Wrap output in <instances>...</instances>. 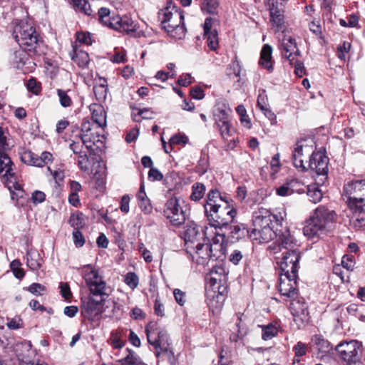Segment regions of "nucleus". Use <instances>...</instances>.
<instances>
[{
    "label": "nucleus",
    "mask_w": 365,
    "mask_h": 365,
    "mask_svg": "<svg viewBox=\"0 0 365 365\" xmlns=\"http://www.w3.org/2000/svg\"><path fill=\"white\" fill-rule=\"evenodd\" d=\"M18 359L21 363V365H47L45 364H34L31 362L28 356L17 354Z\"/></svg>",
    "instance_id": "64"
},
{
    "label": "nucleus",
    "mask_w": 365,
    "mask_h": 365,
    "mask_svg": "<svg viewBox=\"0 0 365 365\" xmlns=\"http://www.w3.org/2000/svg\"><path fill=\"white\" fill-rule=\"evenodd\" d=\"M205 213L209 224L202 228V232L207 240H214V235L216 234L214 230L227 227L232 222L237 215V210L230 205L228 201H226L219 207L217 206L214 209H211L210 212L207 211Z\"/></svg>",
    "instance_id": "2"
},
{
    "label": "nucleus",
    "mask_w": 365,
    "mask_h": 365,
    "mask_svg": "<svg viewBox=\"0 0 365 365\" xmlns=\"http://www.w3.org/2000/svg\"><path fill=\"white\" fill-rule=\"evenodd\" d=\"M180 197L173 196L168 199L164 205V216L169 220L170 223L174 226L182 225L186 215L185 211L181 207L180 202H182Z\"/></svg>",
    "instance_id": "10"
},
{
    "label": "nucleus",
    "mask_w": 365,
    "mask_h": 365,
    "mask_svg": "<svg viewBox=\"0 0 365 365\" xmlns=\"http://www.w3.org/2000/svg\"><path fill=\"white\" fill-rule=\"evenodd\" d=\"M187 142V138L185 135H175L173 136L170 140V145H185Z\"/></svg>",
    "instance_id": "63"
},
{
    "label": "nucleus",
    "mask_w": 365,
    "mask_h": 365,
    "mask_svg": "<svg viewBox=\"0 0 365 365\" xmlns=\"http://www.w3.org/2000/svg\"><path fill=\"white\" fill-rule=\"evenodd\" d=\"M287 216L286 212L284 209H279L275 213L272 214V220H274L277 225H282V221Z\"/></svg>",
    "instance_id": "59"
},
{
    "label": "nucleus",
    "mask_w": 365,
    "mask_h": 365,
    "mask_svg": "<svg viewBox=\"0 0 365 365\" xmlns=\"http://www.w3.org/2000/svg\"><path fill=\"white\" fill-rule=\"evenodd\" d=\"M200 235L199 226L195 224H192L187 226L185 232V240L187 248H190L189 243L193 244L197 240V236Z\"/></svg>",
    "instance_id": "32"
},
{
    "label": "nucleus",
    "mask_w": 365,
    "mask_h": 365,
    "mask_svg": "<svg viewBox=\"0 0 365 365\" xmlns=\"http://www.w3.org/2000/svg\"><path fill=\"white\" fill-rule=\"evenodd\" d=\"M351 49V43L347 41H344L342 44L337 46L336 55L338 58L341 61H345L346 55Z\"/></svg>",
    "instance_id": "45"
},
{
    "label": "nucleus",
    "mask_w": 365,
    "mask_h": 365,
    "mask_svg": "<svg viewBox=\"0 0 365 365\" xmlns=\"http://www.w3.org/2000/svg\"><path fill=\"white\" fill-rule=\"evenodd\" d=\"M107 81L103 78H100L98 82L93 86V92L96 99L99 102L104 101L108 95Z\"/></svg>",
    "instance_id": "29"
},
{
    "label": "nucleus",
    "mask_w": 365,
    "mask_h": 365,
    "mask_svg": "<svg viewBox=\"0 0 365 365\" xmlns=\"http://www.w3.org/2000/svg\"><path fill=\"white\" fill-rule=\"evenodd\" d=\"M161 27L173 38L182 39L185 36L187 29L184 24L183 11L172 3L158 13Z\"/></svg>",
    "instance_id": "3"
},
{
    "label": "nucleus",
    "mask_w": 365,
    "mask_h": 365,
    "mask_svg": "<svg viewBox=\"0 0 365 365\" xmlns=\"http://www.w3.org/2000/svg\"><path fill=\"white\" fill-rule=\"evenodd\" d=\"M92 119L98 128H103L106 125V115L103 108L97 104L91 106Z\"/></svg>",
    "instance_id": "25"
},
{
    "label": "nucleus",
    "mask_w": 365,
    "mask_h": 365,
    "mask_svg": "<svg viewBox=\"0 0 365 365\" xmlns=\"http://www.w3.org/2000/svg\"><path fill=\"white\" fill-rule=\"evenodd\" d=\"M307 196L309 200L316 204L319 202V185L317 182H314L308 185L307 187Z\"/></svg>",
    "instance_id": "39"
},
{
    "label": "nucleus",
    "mask_w": 365,
    "mask_h": 365,
    "mask_svg": "<svg viewBox=\"0 0 365 365\" xmlns=\"http://www.w3.org/2000/svg\"><path fill=\"white\" fill-rule=\"evenodd\" d=\"M206 297L207 300V304L210 307H215L214 302H215V297H216L218 299L219 298L222 299L223 296L221 294H215V292L212 290H207L206 292Z\"/></svg>",
    "instance_id": "57"
},
{
    "label": "nucleus",
    "mask_w": 365,
    "mask_h": 365,
    "mask_svg": "<svg viewBox=\"0 0 365 365\" xmlns=\"http://www.w3.org/2000/svg\"><path fill=\"white\" fill-rule=\"evenodd\" d=\"M46 195L44 192L36 190L32 193L31 200L34 204L41 203L45 200Z\"/></svg>",
    "instance_id": "62"
},
{
    "label": "nucleus",
    "mask_w": 365,
    "mask_h": 365,
    "mask_svg": "<svg viewBox=\"0 0 365 365\" xmlns=\"http://www.w3.org/2000/svg\"><path fill=\"white\" fill-rule=\"evenodd\" d=\"M315 143L312 138L302 139L295 145L292 154V160L296 168L307 170L304 161L307 162L309 159L308 167L312 171H314L317 176L319 175V158H317L319 152L316 151Z\"/></svg>",
    "instance_id": "4"
},
{
    "label": "nucleus",
    "mask_w": 365,
    "mask_h": 365,
    "mask_svg": "<svg viewBox=\"0 0 365 365\" xmlns=\"http://www.w3.org/2000/svg\"><path fill=\"white\" fill-rule=\"evenodd\" d=\"M106 297H100V299L91 297L83 305L84 311L91 317H96L101 313V304Z\"/></svg>",
    "instance_id": "23"
},
{
    "label": "nucleus",
    "mask_w": 365,
    "mask_h": 365,
    "mask_svg": "<svg viewBox=\"0 0 365 365\" xmlns=\"http://www.w3.org/2000/svg\"><path fill=\"white\" fill-rule=\"evenodd\" d=\"M219 6L218 0H205L202 4V10L210 14L217 12Z\"/></svg>",
    "instance_id": "42"
},
{
    "label": "nucleus",
    "mask_w": 365,
    "mask_h": 365,
    "mask_svg": "<svg viewBox=\"0 0 365 365\" xmlns=\"http://www.w3.org/2000/svg\"><path fill=\"white\" fill-rule=\"evenodd\" d=\"M225 200L220 195V192L216 190H211L209 191L207 195L206 202L204 205L205 212L209 211L211 209L218 206L224 202Z\"/></svg>",
    "instance_id": "21"
},
{
    "label": "nucleus",
    "mask_w": 365,
    "mask_h": 365,
    "mask_svg": "<svg viewBox=\"0 0 365 365\" xmlns=\"http://www.w3.org/2000/svg\"><path fill=\"white\" fill-rule=\"evenodd\" d=\"M319 208L314 210V213L307 221L303 228L304 235L309 239L319 238L318 232L319 231V215H318Z\"/></svg>",
    "instance_id": "17"
},
{
    "label": "nucleus",
    "mask_w": 365,
    "mask_h": 365,
    "mask_svg": "<svg viewBox=\"0 0 365 365\" xmlns=\"http://www.w3.org/2000/svg\"><path fill=\"white\" fill-rule=\"evenodd\" d=\"M281 261L279 262L282 273L297 274L299 268V261L300 255L298 250H292V251H283Z\"/></svg>",
    "instance_id": "13"
},
{
    "label": "nucleus",
    "mask_w": 365,
    "mask_h": 365,
    "mask_svg": "<svg viewBox=\"0 0 365 365\" xmlns=\"http://www.w3.org/2000/svg\"><path fill=\"white\" fill-rule=\"evenodd\" d=\"M21 161L29 165L41 167V160L39 156L30 150L24 151L21 156Z\"/></svg>",
    "instance_id": "33"
},
{
    "label": "nucleus",
    "mask_w": 365,
    "mask_h": 365,
    "mask_svg": "<svg viewBox=\"0 0 365 365\" xmlns=\"http://www.w3.org/2000/svg\"><path fill=\"white\" fill-rule=\"evenodd\" d=\"M70 223L74 228V230H78L83 227V220L80 215H72L70 217Z\"/></svg>",
    "instance_id": "54"
},
{
    "label": "nucleus",
    "mask_w": 365,
    "mask_h": 365,
    "mask_svg": "<svg viewBox=\"0 0 365 365\" xmlns=\"http://www.w3.org/2000/svg\"><path fill=\"white\" fill-rule=\"evenodd\" d=\"M13 36L19 46L35 55L43 53V41L33 22L21 20L13 31Z\"/></svg>",
    "instance_id": "1"
},
{
    "label": "nucleus",
    "mask_w": 365,
    "mask_h": 365,
    "mask_svg": "<svg viewBox=\"0 0 365 365\" xmlns=\"http://www.w3.org/2000/svg\"><path fill=\"white\" fill-rule=\"evenodd\" d=\"M137 199L138 200V205L143 212L149 214L152 212L153 207L150 200L145 192V187L143 184L140 185L137 194Z\"/></svg>",
    "instance_id": "28"
},
{
    "label": "nucleus",
    "mask_w": 365,
    "mask_h": 365,
    "mask_svg": "<svg viewBox=\"0 0 365 365\" xmlns=\"http://www.w3.org/2000/svg\"><path fill=\"white\" fill-rule=\"evenodd\" d=\"M27 88L33 93L38 94L41 90V87L34 78H30L27 82Z\"/></svg>",
    "instance_id": "55"
},
{
    "label": "nucleus",
    "mask_w": 365,
    "mask_h": 365,
    "mask_svg": "<svg viewBox=\"0 0 365 365\" xmlns=\"http://www.w3.org/2000/svg\"><path fill=\"white\" fill-rule=\"evenodd\" d=\"M124 282L131 289H135L138 285L139 279L134 272H128L125 277Z\"/></svg>",
    "instance_id": "48"
},
{
    "label": "nucleus",
    "mask_w": 365,
    "mask_h": 365,
    "mask_svg": "<svg viewBox=\"0 0 365 365\" xmlns=\"http://www.w3.org/2000/svg\"><path fill=\"white\" fill-rule=\"evenodd\" d=\"M276 192L279 196H287L292 193V190L289 187V183L287 182L276 189Z\"/></svg>",
    "instance_id": "56"
},
{
    "label": "nucleus",
    "mask_w": 365,
    "mask_h": 365,
    "mask_svg": "<svg viewBox=\"0 0 365 365\" xmlns=\"http://www.w3.org/2000/svg\"><path fill=\"white\" fill-rule=\"evenodd\" d=\"M277 242L271 245L268 250L270 254L277 255L283 251H292V250H298L297 241L290 234L287 228L280 230L277 232Z\"/></svg>",
    "instance_id": "11"
},
{
    "label": "nucleus",
    "mask_w": 365,
    "mask_h": 365,
    "mask_svg": "<svg viewBox=\"0 0 365 365\" xmlns=\"http://www.w3.org/2000/svg\"><path fill=\"white\" fill-rule=\"evenodd\" d=\"M344 194L351 210L365 212V179L348 182L344 186Z\"/></svg>",
    "instance_id": "8"
},
{
    "label": "nucleus",
    "mask_w": 365,
    "mask_h": 365,
    "mask_svg": "<svg viewBox=\"0 0 365 365\" xmlns=\"http://www.w3.org/2000/svg\"><path fill=\"white\" fill-rule=\"evenodd\" d=\"M277 234V232H274L273 228L252 229L250 237L259 243H267L272 240Z\"/></svg>",
    "instance_id": "19"
},
{
    "label": "nucleus",
    "mask_w": 365,
    "mask_h": 365,
    "mask_svg": "<svg viewBox=\"0 0 365 365\" xmlns=\"http://www.w3.org/2000/svg\"><path fill=\"white\" fill-rule=\"evenodd\" d=\"M84 146L85 144L80 135H78L73 140H71L69 144L70 149L76 155H81L84 152L83 151V149Z\"/></svg>",
    "instance_id": "40"
},
{
    "label": "nucleus",
    "mask_w": 365,
    "mask_h": 365,
    "mask_svg": "<svg viewBox=\"0 0 365 365\" xmlns=\"http://www.w3.org/2000/svg\"><path fill=\"white\" fill-rule=\"evenodd\" d=\"M291 274L281 273L278 290L282 296L287 299H294L297 297V274H294V277H292Z\"/></svg>",
    "instance_id": "14"
},
{
    "label": "nucleus",
    "mask_w": 365,
    "mask_h": 365,
    "mask_svg": "<svg viewBox=\"0 0 365 365\" xmlns=\"http://www.w3.org/2000/svg\"><path fill=\"white\" fill-rule=\"evenodd\" d=\"M280 50L283 58L294 67V73L299 77H302L305 74V68L300 59V52L295 39L290 36L284 35L282 39Z\"/></svg>",
    "instance_id": "9"
},
{
    "label": "nucleus",
    "mask_w": 365,
    "mask_h": 365,
    "mask_svg": "<svg viewBox=\"0 0 365 365\" xmlns=\"http://www.w3.org/2000/svg\"><path fill=\"white\" fill-rule=\"evenodd\" d=\"M26 50L19 49L15 51L12 54L11 61L13 64L17 68H20L24 63L25 60L26 59Z\"/></svg>",
    "instance_id": "38"
},
{
    "label": "nucleus",
    "mask_w": 365,
    "mask_h": 365,
    "mask_svg": "<svg viewBox=\"0 0 365 365\" xmlns=\"http://www.w3.org/2000/svg\"><path fill=\"white\" fill-rule=\"evenodd\" d=\"M262 338L264 341L269 340L277 335L278 332L277 328L272 325L268 324L267 326H262Z\"/></svg>",
    "instance_id": "41"
},
{
    "label": "nucleus",
    "mask_w": 365,
    "mask_h": 365,
    "mask_svg": "<svg viewBox=\"0 0 365 365\" xmlns=\"http://www.w3.org/2000/svg\"><path fill=\"white\" fill-rule=\"evenodd\" d=\"M82 276L91 294L93 297H108L111 289L106 284L99 272L91 264H87L82 268Z\"/></svg>",
    "instance_id": "7"
},
{
    "label": "nucleus",
    "mask_w": 365,
    "mask_h": 365,
    "mask_svg": "<svg viewBox=\"0 0 365 365\" xmlns=\"http://www.w3.org/2000/svg\"><path fill=\"white\" fill-rule=\"evenodd\" d=\"M28 290L31 294L39 296L46 291V287L39 283H33L29 287Z\"/></svg>",
    "instance_id": "51"
},
{
    "label": "nucleus",
    "mask_w": 365,
    "mask_h": 365,
    "mask_svg": "<svg viewBox=\"0 0 365 365\" xmlns=\"http://www.w3.org/2000/svg\"><path fill=\"white\" fill-rule=\"evenodd\" d=\"M27 265L32 270H38L43 264V259L39 252L35 250H30L27 252Z\"/></svg>",
    "instance_id": "26"
},
{
    "label": "nucleus",
    "mask_w": 365,
    "mask_h": 365,
    "mask_svg": "<svg viewBox=\"0 0 365 365\" xmlns=\"http://www.w3.org/2000/svg\"><path fill=\"white\" fill-rule=\"evenodd\" d=\"M163 175L155 168H151L148 172V179L151 181L161 180Z\"/></svg>",
    "instance_id": "60"
},
{
    "label": "nucleus",
    "mask_w": 365,
    "mask_h": 365,
    "mask_svg": "<svg viewBox=\"0 0 365 365\" xmlns=\"http://www.w3.org/2000/svg\"><path fill=\"white\" fill-rule=\"evenodd\" d=\"M214 116L215 123H217V121H218L219 119H220L221 120H228L229 114L225 109V106L222 105L221 106H218L217 107H216L214 111Z\"/></svg>",
    "instance_id": "46"
},
{
    "label": "nucleus",
    "mask_w": 365,
    "mask_h": 365,
    "mask_svg": "<svg viewBox=\"0 0 365 365\" xmlns=\"http://www.w3.org/2000/svg\"><path fill=\"white\" fill-rule=\"evenodd\" d=\"M215 124L224 140H228L235 132V128L231 125L230 119L225 120L219 119Z\"/></svg>",
    "instance_id": "30"
},
{
    "label": "nucleus",
    "mask_w": 365,
    "mask_h": 365,
    "mask_svg": "<svg viewBox=\"0 0 365 365\" xmlns=\"http://www.w3.org/2000/svg\"><path fill=\"white\" fill-rule=\"evenodd\" d=\"M21 266V263L19 259H14L10 264V267L14 275L19 279H21L25 275V272Z\"/></svg>",
    "instance_id": "44"
},
{
    "label": "nucleus",
    "mask_w": 365,
    "mask_h": 365,
    "mask_svg": "<svg viewBox=\"0 0 365 365\" xmlns=\"http://www.w3.org/2000/svg\"><path fill=\"white\" fill-rule=\"evenodd\" d=\"M13 166L14 163L7 153L0 152V174L7 179L14 178V173L13 172Z\"/></svg>",
    "instance_id": "20"
},
{
    "label": "nucleus",
    "mask_w": 365,
    "mask_h": 365,
    "mask_svg": "<svg viewBox=\"0 0 365 365\" xmlns=\"http://www.w3.org/2000/svg\"><path fill=\"white\" fill-rule=\"evenodd\" d=\"M72 59L78 63L80 67L84 68L89 63L90 58L87 52L82 50L75 51Z\"/></svg>",
    "instance_id": "37"
},
{
    "label": "nucleus",
    "mask_w": 365,
    "mask_h": 365,
    "mask_svg": "<svg viewBox=\"0 0 365 365\" xmlns=\"http://www.w3.org/2000/svg\"><path fill=\"white\" fill-rule=\"evenodd\" d=\"M145 334L148 343L155 349L157 357L165 356L169 361L173 359L174 353L168 341L167 333L159 329L157 322H149L145 327Z\"/></svg>",
    "instance_id": "5"
},
{
    "label": "nucleus",
    "mask_w": 365,
    "mask_h": 365,
    "mask_svg": "<svg viewBox=\"0 0 365 365\" xmlns=\"http://www.w3.org/2000/svg\"><path fill=\"white\" fill-rule=\"evenodd\" d=\"M173 294L175 301L180 305L182 306L185 303V294L179 289H175L173 292Z\"/></svg>",
    "instance_id": "61"
},
{
    "label": "nucleus",
    "mask_w": 365,
    "mask_h": 365,
    "mask_svg": "<svg viewBox=\"0 0 365 365\" xmlns=\"http://www.w3.org/2000/svg\"><path fill=\"white\" fill-rule=\"evenodd\" d=\"M291 300L292 302L290 304L289 309L293 316L302 321H308V311L306 305L304 303H301L299 300L296 301L295 299Z\"/></svg>",
    "instance_id": "24"
},
{
    "label": "nucleus",
    "mask_w": 365,
    "mask_h": 365,
    "mask_svg": "<svg viewBox=\"0 0 365 365\" xmlns=\"http://www.w3.org/2000/svg\"><path fill=\"white\" fill-rule=\"evenodd\" d=\"M272 48L268 45L265 44L261 51L259 64L264 68H267L269 71L273 70L272 61Z\"/></svg>",
    "instance_id": "27"
},
{
    "label": "nucleus",
    "mask_w": 365,
    "mask_h": 365,
    "mask_svg": "<svg viewBox=\"0 0 365 365\" xmlns=\"http://www.w3.org/2000/svg\"><path fill=\"white\" fill-rule=\"evenodd\" d=\"M336 220V213L333 210H328L321 207V232L323 230L330 231L334 227Z\"/></svg>",
    "instance_id": "22"
},
{
    "label": "nucleus",
    "mask_w": 365,
    "mask_h": 365,
    "mask_svg": "<svg viewBox=\"0 0 365 365\" xmlns=\"http://www.w3.org/2000/svg\"><path fill=\"white\" fill-rule=\"evenodd\" d=\"M72 4L74 9L78 12L82 13L88 16H91L93 14V11L91 9L90 4L86 0H68Z\"/></svg>",
    "instance_id": "31"
},
{
    "label": "nucleus",
    "mask_w": 365,
    "mask_h": 365,
    "mask_svg": "<svg viewBox=\"0 0 365 365\" xmlns=\"http://www.w3.org/2000/svg\"><path fill=\"white\" fill-rule=\"evenodd\" d=\"M195 254L198 263H204L213 257H216L210 243H197L195 247Z\"/></svg>",
    "instance_id": "18"
},
{
    "label": "nucleus",
    "mask_w": 365,
    "mask_h": 365,
    "mask_svg": "<svg viewBox=\"0 0 365 365\" xmlns=\"http://www.w3.org/2000/svg\"><path fill=\"white\" fill-rule=\"evenodd\" d=\"M253 229L273 228L272 214L262 208L255 212L252 217Z\"/></svg>",
    "instance_id": "16"
},
{
    "label": "nucleus",
    "mask_w": 365,
    "mask_h": 365,
    "mask_svg": "<svg viewBox=\"0 0 365 365\" xmlns=\"http://www.w3.org/2000/svg\"><path fill=\"white\" fill-rule=\"evenodd\" d=\"M98 15V21L104 26L120 32H126L128 34H132L137 30V24L131 18L114 14L111 16L110 11L108 8H100Z\"/></svg>",
    "instance_id": "6"
},
{
    "label": "nucleus",
    "mask_w": 365,
    "mask_h": 365,
    "mask_svg": "<svg viewBox=\"0 0 365 365\" xmlns=\"http://www.w3.org/2000/svg\"><path fill=\"white\" fill-rule=\"evenodd\" d=\"M207 38V45L211 50H216L218 45L217 31L216 29H213L210 32L205 34Z\"/></svg>",
    "instance_id": "43"
},
{
    "label": "nucleus",
    "mask_w": 365,
    "mask_h": 365,
    "mask_svg": "<svg viewBox=\"0 0 365 365\" xmlns=\"http://www.w3.org/2000/svg\"><path fill=\"white\" fill-rule=\"evenodd\" d=\"M128 351V354L123 359L125 362L130 364V365H143L140 358L137 355L135 352L132 350L127 349Z\"/></svg>",
    "instance_id": "47"
},
{
    "label": "nucleus",
    "mask_w": 365,
    "mask_h": 365,
    "mask_svg": "<svg viewBox=\"0 0 365 365\" xmlns=\"http://www.w3.org/2000/svg\"><path fill=\"white\" fill-rule=\"evenodd\" d=\"M341 264L348 271H352L355 264L354 257L349 255H344L342 257Z\"/></svg>",
    "instance_id": "50"
},
{
    "label": "nucleus",
    "mask_w": 365,
    "mask_h": 365,
    "mask_svg": "<svg viewBox=\"0 0 365 365\" xmlns=\"http://www.w3.org/2000/svg\"><path fill=\"white\" fill-rule=\"evenodd\" d=\"M57 94L59 98L60 103L63 107H68L71 105V98L68 96L66 91L58 89Z\"/></svg>",
    "instance_id": "49"
},
{
    "label": "nucleus",
    "mask_w": 365,
    "mask_h": 365,
    "mask_svg": "<svg viewBox=\"0 0 365 365\" xmlns=\"http://www.w3.org/2000/svg\"><path fill=\"white\" fill-rule=\"evenodd\" d=\"M126 53L124 51H115V53L111 56L110 60L113 63H123L125 61Z\"/></svg>",
    "instance_id": "58"
},
{
    "label": "nucleus",
    "mask_w": 365,
    "mask_h": 365,
    "mask_svg": "<svg viewBox=\"0 0 365 365\" xmlns=\"http://www.w3.org/2000/svg\"><path fill=\"white\" fill-rule=\"evenodd\" d=\"M88 150H93V146L98 142H102L101 137L103 138L97 132L93 131V125L90 121H83L81 127V134L79 135Z\"/></svg>",
    "instance_id": "15"
},
{
    "label": "nucleus",
    "mask_w": 365,
    "mask_h": 365,
    "mask_svg": "<svg viewBox=\"0 0 365 365\" xmlns=\"http://www.w3.org/2000/svg\"><path fill=\"white\" fill-rule=\"evenodd\" d=\"M230 229V236L235 240H239L250 235L249 231L243 224L233 225Z\"/></svg>",
    "instance_id": "34"
},
{
    "label": "nucleus",
    "mask_w": 365,
    "mask_h": 365,
    "mask_svg": "<svg viewBox=\"0 0 365 365\" xmlns=\"http://www.w3.org/2000/svg\"><path fill=\"white\" fill-rule=\"evenodd\" d=\"M205 186L200 182H195L192 186V192L190 198L192 201H199L205 195Z\"/></svg>",
    "instance_id": "36"
},
{
    "label": "nucleus",
    "mask_w": 365,
    "mask_h": 365,
    "mask_svg": "<svg viewBox=\"0 0 365 365\" xmlns=\"http://www.w3.org/2000/svg\"><path fill=\"white\" fill-rule=\"evenodd\" d=\"M360 345L357 341L351 340L350 341H344L339 344L336 348V354L344 361H347L348 364L351 363L357 364L359 359L358 354Z\"/></svg>",
    "instance_id": "12"
},
{
    "label": "nucleus",
    "mask_w": 365,
    "mask_h": 365,
    "mask_svg": "<svg viewBox=\"0 0 365 365\" xmlns=\"http://www.w3.org/2000/svg\"><path fill=\"white\" fill-rule=\"evenodd\" d=\"M73 239L75 245L77 247H81L85 243V239L81 232L78 230H73Z\"/></svg>",
    "instance_id": "52"
},
{
    "label": "nucleus",
    "mask_w": 365,
    "mask_h": 365,
    "mask_svg": "<svg viewBox=\"0 0 365 365\" xmlns=\"http://www.w3.org/2000/svg\"><path fill=\"white\" fill-rule=\"evenodd\" d=\"M78 155V165L81 170L86 171L88 169V156L86 153H83Z\"/></svg>",
    "instance_id": "53"
},
{
    "label": "nucleus",
    "mask_w": 365,
    "mask_h": 365,
    "mask_svg": "<svg viewBox=\"0 0 365 365\" xmlns=\"http://www.w3.org/2000/svg\"><path fill=\"white\" fill-rule=\"evenodd\" d=\"M336 351L331 346L330 343L321 339V359H329L335 356Z\"/></svg>",
    "instance_id": "35"
}]
</instances>
